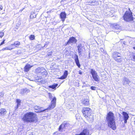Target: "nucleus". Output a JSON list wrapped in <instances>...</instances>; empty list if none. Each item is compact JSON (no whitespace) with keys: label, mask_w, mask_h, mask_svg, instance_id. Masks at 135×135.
Here are the masks:
<instances>
[{"label":"nucleus","mask_w":135,"mask_h":135,"mask_svg":"<svg viewBox=\"0 0 135 135\" xmlns=\"http://www.w3.org/2000/svg\"><path fill=\"white\" fill-rule=\"evenodd\" d=\"M40 83L41 84H44L45 83V80H41V81Z\"/></svg>","instance_id":"nucleus-41"},{"label":"nucleus","mask_w":135,"mask_h":135,"mask_svg":"<svg viewBox=\"0 0 135 135\" xmlns=\"http://www.w3.org/2000/svg\"><path fill=\"white\" fill-rule=\"evenodd\" d=\"M6 110L4 108H2L0 109V115L3 116L6 113Z\"/></svg>","instance_id":"nucleus-21"},{"label":"nucleus","mask_w":135,"mask_h":135,"mask_svg":"<svg viewBox=\"0 0 135 135\" xmlns=\"http://www.w3.org/2000/svg\"><path fill=\"white\" fill-rule=\"evenodd\" d=\"M82 112L84 115L91 122H93L94 120V117L92 115V111L89 108H86L83 109Z\"/></svg>","instance_id":"nucleus-3"},{"label":"nucleus","mask_w":135,"mask_h":135,"mask_svg":"<svg viewBox=\"0 0 135 135\" xmlns=\"http://www.w3.org/2000/svg\"><path fill=\"white\" fill-rule=\"evenodd\" d=\"M130 82V81L128 78L126 77H124L123 81V85H127L129 84Z\"/></svg>","instance_id":"nucleus-20"},{"label":"nucleus","mask_w":135,"mask_h":135,"mask_svg":"<svg viewBox=\"0 0 135 135\" xmlns=\"http://www.w3.org/2000/svg\"><path fill=\"white\" fill-rule=\"evenodd\" d=\"M51 104L50 105L49 108L50 109L54 108L55 106L56 103H51Z\"/></svg>","instance_id":"nucleus-27"},{"label":"nucleus","mask_w":135,"mask_h":135,"mask_svg":"<svg viewBox=\"0 0 135 135\" xmlns=\"http://www.w3.org/2000/svg\"><path fill=\"white\" fill-rule=\"evenodd\" d=\"M38 80V79L36 78V80H36V81H37H37Z\"/></svg>","instance_id":"nucleus-52"},{"label":"nucleus","mask_w":135,"mask_h":135,"mask_svg":"<svg viewBox=\"0 0 135 135\" xmlns=\"http://www.w3.org/2000/svg\"><path fill=\"white\" fill-rule=\"evenodd\" d=\"M100 51H102V52H104V53L105 54H106V52H105V50H104L103 48H100Z\"/></svg>","instance_id":"nucleus-35"},{"label":"nucleus","mask_w":135,"mask_h":135,"mask_svg":"<svg viewBox=\"0 0 135 135\" xmlns=\"http://www.w3.org/2000/svg\"><path fill=\"white\" fill-rule=\"evenodd\" d=\"M131 60L135 62V53L132 54L131 56Z\"/></svg>","instance_id":"nucleus-26"},{"label":"nucleus","mask_w":135,"mask_h":135,"mask_svg":"<svg viewBox=\"0 0 135 135\" xmlns=\"http://www.w3.org/2000/svg\"><path fill=\"white\" fill-rule=\"evenodd\" d=\"M77 48L79 56H82V54L84 53L85 51L84 45L81 44H80L77 46Z\"/></svg>","instance_id":"nucleus-7"},{"label":"nucleus","mask_w":135,"mask_h":135,"mask_svg":"<svg viewBox=\"0 0 135 135\" xmlns=\"http://www.w3.org/2000/svg\"><path fill=\"white\" fill-rule=\"evenodd\" d=\"M14 45L13 44H11V45L12 46H13V45Z\"/></svg>","instance_id":"nucleus-53"},{"label":"nucleus","mask_w":135,"mask_h":135,"mask_svg":"<svg viewBox=\"0 0 135 135\" xmlns=\"http://www.w3.org/2000/svg\"><path fill=\"white\" fill-rule=\"evenodd\" d=\"M20 26V24L19 23H17L16 24L15 28L17 29L18 28V27H19Z\"/></svg>","instance_id":"nucleus-38"},{"label":"nucleus","mask_w":135,"mask_h":135,"mask_svg":"<svg viewBox=\"0 0 135 135\" xmlns=\"http://www.w3.org/2000/svg\"><path fill=\"white\" fill-rule=\"evenodd\" d=\"M66 13L65 11H62L60 13V17L63 22L65 21L66 18Z\"/></svg>","instance_id":"nucleus-14"},{"label":"nucleus","mask_w":135,"mask_h":135,"mask_svg":"<svg viewBox=\"0 0 135 135\" xmlns=\"http://www.w3.org/2000/svg\"><path fill=\"white\" fill-rule=\"evenodd\" d=\"M77 40L74 37L72 36L70 38L67 42H66V45L70 44H75L77 42Z\"/></svg>","instance_id":"nucleus-10"},{"label":"nucleus","mask_w":135,"mask_h":135,"mask_svg":"<svg viewBox=\"0 0 135 135\" xmlns=\"http://www.w3.org/2000/svg\"><path fill=\"white\" fill-rule=\"evenodd\" d=\"M70 105L69 104H68V106H70Z\"/></svg>","instance_id":"nucleus-54"},{"label":"nucleus","mask_w":135,"mask_h":135,"mask_svg":"<svg viewBox=\"0 0 135 135\" xmlns=\"http://www.w3.org/2000/svg\"><path fill=\"white\" fill-rule=\"evenodd\" d=\"M1 25V23H0V25Z\"/></svg>","instance_id":"nucleus-56"},{"label":"nucleus","mask_w":135,"mask_h":135,"mask_svg":"<svg viewBox=\"0 0 135 135\" xmlns=\"http://www.w3.org/2000/svg\"><path fill=\"white\" fill-rule=\"evenodd\" d=\"M58 134V133L57 132H55L53 134V135H57Z\"/></svg>","instance_id":"nucleus-43"},{"label":"nucleus","mask_w":135,"mask_h":135,"mask_svg":"<svg viewBox=\"0 0 135 135\" xmlns=\"http://www.w3.org/2000/svg\"><path fill=\"white\" fill-rule=\"evenodd\" d=\"M90 72L94 80L97 82L99 81L100 80L99 77L97 73L95 70L92 69L90 70Z\"/></svg>","instance_id":"nucleus-6"},{"label":"nucleus","mask_w":135,"mask_h":135,"mask_svg":"<svg viewBox=\"0 0 135 135\" xmlns=\"http://www.w3.org/2000/svg\"><path fill=\"white\" fill-rule=\"evenodd\" d=\"M56 98L55 97H54L51 101V102L56 103Z\"/></svg>","instance_id":"nucleus-32"},{"label":"nucleus","mask_w":135,"mask_h":135,"mask_svg":"<svg viewBox=\"0 0 135 135\" xmlns=\"http://www.w3.org/2000/svg\"><path fill=\"white\" fill-rule=\"evenodd\" d=\"M4 95L3 93H0V96L3 97Z\"/></svg>","instance_id":"nucleus-44"},{"label":"nucleus","mask_w":135,"mask_h":135,"mask_svg":"<svg viewBox=\"0 0 135 135\" xmlns=\"http://www.w3.org/2000/svg\"><path fill=\"white\" fill-rule=\"evenodd\" d=\"M12 49H11L10 48L8 47H6L3 48L2 49V50H11Z\"/></svg>","instance_id":"nucleus-33"},{"label":"nucleus","mask_w":135,"mask_h":135,"mask_svg":"<svg viewBox=\"0 0 135 135\" xmlns=\"http://www.w3.org/2000/svg\"><path fill=\"white\" fill-rule=\"evenodd\" d=\"M41 78L40 79L38 78V80L37 81V82H41Z\"/></svg>","instance_id":"nucleus-42"},{"label":"nucleus","mask_w":135,"mask_h":135,"mask_svg":"<svg viewBox=\"0 0 135 135\" xmlns=\"http://www.w3.org/2000/svg\"><path fill=\"white\" fill-rule=\"evenodd\" d=\"M74 59L76 65L79 68H80L81 66V65L79 61L78 55L76 54H75L74 56Z\"/></svg>","instance_id":"nucleus-12"},{"label":"nucleus","mask_w":135,"mask_h":135,"mask_svg":"<svg viewBox=\"0 0 135 135\" xmlns=\"http://www.w3.org/2000/svg\"><path fill=\"white\" fill-rule=\"evenodd\" d=\"M96 88L95 86H92L90 87V89L92 90H95Z\"/></svg>","instance_id":"nucleus-36"},{"label":"nucleus","mask_w":135,"mask_h":135,"mask_svg":"<svg viewBox=\"0 0 135 135\" xmlns=\"http://www.w3.org/2000/svg\"><path fill=\"white\" fill-rule=\"evenodd\" d=\"M87 3L88 5L94 6L98 4V2L94 0L93 1L90 0L88 1Z\"/></svg>","instance_id":"nucleus-18"},{"label":"nucleus","mask_w":135,"mask_h":135,"mask_svg":"<svg viewBox=\"0 0 135 135\" xmlns=\"http://www.w3.org/2000/svg\"><path fill=\"white\" fill-rule=\"evenodd\" d=\"M90 86V85L88 84H86L85 82H83V85L82 86V87L83 88L84 87L88 86Z\"/></svg>","instance_id":"nucleus-31"},{"label":"nucleus","mask_w":135,"mask_h":135,"mask_svg":"<svg viewBox=\"0 0 135 135\" xmlns=\"http://www.w3.org/2000/svg\"><path fill=\"white\" fill-rule=\"evenodd\" d=\"M1 105V102H0V105Z\"/></svg>","instance_id":"nucleus-55"},{"label":"nucleus","mask_w":135,"mask_h":135,"mask_svg":"<svg viewBox=\"0 0 135 135\" xmlns=\"http://www.w3.org/2000/svg\"><path fill=\"white\" fill-rule=\"evenodd\" d=\"M29 135H33V134L32 133H31L29 134Z\"/></svg>","instance_id":"nucleus-50"},{"label":"nucleus","mask_w":135,"mask_h":135,"mask_svg":"<svg viewBox=\"0 0 135 135\" xmlns=\"http://www.w3.org/2000/svg\"><path fill=\"white\" fill-rule=\"evenodd\" d=\"M121 54L119 52L115 51L112 53V57L116 62L120 63L122 61Z\"/></svg>","instance_id":"nucleus-5"},{"label":"nucleus","mask_w":135,"mask_h":135,"mask_svg":"<svg viewBox=\"0 0 135 135\" xmlns=\"http://www.w3.org/2000/svg\"><path fill=\"white\" fill-rule=\"evenodd\" d=\"M35 73L36 74H40L43 76L44 75L46 76L47 74L46 70L42 67L38 68L36 69L35 70Z\"/></svg>","instance_id":"nucleus-8"},{"label":"nucleus","mask_w":135,"mask_h":135,"mask_svg":"<svg viewBox=\"0 0 135 135\" xmlns=\"http://www.w3.org/2000/svg\"><path fill=\"white\" fill-rule=\"evenodd\" d=\"M65 1H66V0H62L61 1V3H62L63 2H64Z\"/></svg>","instance_id":"nucleus-46"},{"label":"nucleus","mask_w":135,"mask_h":135,"mask_svg":"<svg viewBox=\"0 0 135 135\" xmlns=\"http://www.w3.org/2000/svg\"><path fill=\"white\" fill-rule=\"evenodd\" d=\"M79 74L80 75H82V72L80 70L79 71Z\"/></svg>","instance_id":"nucleus-45"},{"label":"nucleus","mask_w":135,"mask_h":135,"mask_svg":"<svg viewBox=\"0 0 135 135\" xmlns=\"http://www.w3.org/2000/svg\"><path fill=\"white\" fill-rule=\"evenodd\" d=\"M37 118L36 114L33 112H29L24 115L22 119L24 122L28 123L34 122L36 120Z\"/></svg>","instance_id":"nucleus-2"},{"label":"nucleus","mask_w":135,"mask_h":135,"mask_svg":"<svg viewBox=\"0 0 135 135\" xmlns=\"http://www.w3.org/2000/svg\"><path fill=\"white\" fill-rule=\"evenodd\" d=\"M35 36L34 35H31L30 36L29 38L30 40H33L35 39Z\"/></svg>","instance_id":"nucleus-30"},{"label":"nucleus","mask_w":135,"mask_h":135,"mask_svg":"<svg viewBox=\"0 0 135 135\" xmlns=\"http://www.w3.org/2000/svg\"><path fill=\"white\" fill-rule=\"evenodd\" d=\"M49 97H50V98L51 97H52V96L51 95H50Z\"/></svg>","instance_id":"nucleus-49"},{"label":"nucleus","mask_w":135,"mask_h":135,"mask_svg":"<svg viewBox=\"0 0 135 135\" xmlns=\"http://www.w3.org/2000/svg\"><path fill=\"white\" fill-rule=\"evenodd\" d=\"M30 91V90L27 88L23 89L21 90L20 94L23 95L25 94H26Z\"/></svg>","instance_id":"nucleus-17"},{"label":"nucleus","mask_w":135,"mask_h":135,"mask_svg":"<svg viewBox=\"0 0 135 135\" xmlns=\"http://www.w3.org/2000/svg\"><path fill=\"white\" fill-rule=\"evenodd\" d=\"M32 67L30 64H27L24 67V71L26 72L28 71Z\"/></svg>","instance_id":"nucleus-22"},{"label":"nucleus","mask_w":135,"mask_h":135,"mask_svg":"<svg viewBox=\"0 0 135 135\" xmlns=\"http://www.w3.org/2000/svg\"><path fill=\"white\" fill-rule=\"evenodd\" d=\"M5 39H4L3 41L2 42H1V44H0V46H1V45H2L3 44H4V42H5Z\"/></svg>","instance_id":"nucleus-39"},{"label":"nucleus","mask_w":135,"mask_h":135,"mask_svg":"<svg viewBox=\"0 0 135 135\" xmlns=\"http://www.w3.org/2000/svg\"><path fill=\"white\" fill-rule=\"evenodd\" d=\"M58 85L57 84H54L52 85H49L48 87L49 88H51L55 90L56 87H57Z\"/></svg>","instance_id":"nucleus-23"},{"label":"nucleus","mask_w":135,"mask_h":135,"mask_svg":"<svg viewBox=\"0 0 135 135\" xmlns=\"http://www.w3.org/2000/svg\"><path fill=\"white\" fill-rule=\"evenodd\" d=\"M16 102L17 103V105L20 106L21 105V100L20 99H16Z\"/></svg>","instance_id":"nucleus-29"},{"label":"nucleus","mask_w":135,"mask_h":135,"mask_svg":"<svg viewBox=\"0 0 135 135\" xmlns=\"http://www.w3.org/2000/svg\"><path fill=\"white\" fill-rule=\"evenodd\" d=\"M68 75V71L67 70H65L64 73L63 74L61 77L59 78V79H65L67 78Z\"/></svg>","instance_id":"nucleus-16"},{"label":"nucleus","mask_w":135,"mask_h":135,"mask_svg":"<svg viewBox=\"0 0 135 135\" xmlns=\"http://www.w3.org/2000/svg\"><path fill=\"white\" fill-rule=\"evenodd\" d=\"M3 9V7L2 6L0 7V11Z\"/></svg>","instance_id":"nucleus-47"},{"label":"nucleus","mask_w":135,"mask_h":135,"mask_svg":"<svg viewBox=\"0 0 135 135\" xmlns=\"http://www.w3.org/2000/svg\"><path fill=\"white\" fill-rule=\"evenodd\" d=\"M120 26L117 24H114L113 25V28L116 30H119L120 28Z\"/></svg>","instance_id":"nucleus-24"},{"label":"nucleus","mask_w":135,"mask_h":135,"mask_svg":"<svg viewBox=\"0 0 135 135\" xmlns=\"http://www.w3.org/2000/svg\"><path fill=\"white\" fill-rule=\"evenodd\" d=\"M88 59H90V53L89 52V56L88 57Z\"/></svg>","instance_id":"nucleus-48"},{"label":"nucleus","mask_w":135,"mask_h":135,"mask_svg":"<svg viewBox=\"0 0 135 135\" xmlns=\"http://www.w3.org/2000/svg\"><path fill=\"white\" fill-rule=\"evenodd\" d=\"M20 42L18 41L15 42L13 44L15 47H17L19 46L20 45Z\"/></svg>","instance_id":"nucleus-28"},{"label":"nucleus","mask_w":135,"mask_h":135,"mask_svg":"<svg viewBox=\"0 0 135 135\" xmlns=\"http://www.w3.org/2000/svg\"><path fill=\"white\" fill-rule=\"evenodd\" d=\"M129 11H127L123 16V18L125 21L129 22L133 20L134 18L132 15V12L129 9Z\"/></svg>","instance_id":"nucleus-4"},{"label":"nucleus","mask_w":135,"mask_h":135,"mask_svg":"<svg viewBox=\"0 0 135 135\" xmlns=\"http://www.w3.org/2000/svg\"><path fill=\"white\" fill-rule=\"evenodd\" d=\"M69 124L66 121H64L59 126V131L60 132L64 131L65 129L68 128L69 126Z\"/></svg>","instance_id":"nucleus-9"},{"label":"nucleus","mask_w":135,"mask_h":135,"mask_svg":"<svg viewBox=\"0 0 135 135\" xmlns=\"http://www.w3.org/2000/svg\"><path fill=\"white\" fill-rule=\"evenodd\" d=\"M49 42H45L43 47H47V46L49 44Z\"/></svg>","instance_id":"nucleus-34"},{"label":"nucleus","mask_w":135,"mask_h":135,"mask_svg":"<svg viewBox=\"0 0 135 135\" xmlns=\"http://www.w3.org/2000/svg\"><path fill=\"white\" fill-rule=\"evenodd\" d=\"M89 98H84L82 101V103L85 105H88L89 104Z\"/></svg>","instance_id":"nucleus-19"},{"label":"nucleus","mask_w":135,"mask_h":135,"mask_svg":"<svg viewBox=\"0 0 135 135\" xmlns=\"http://www.w3.org/2000/svg\"><path fill=\"white\" fill-rule=\"evenodd\" d=\"M33 108L35 110H37V111H35V112L36 113L41 112H44L46 110V109H43V108L42 107H40L37 106H34Z\"/></svg>","instance_id":"nucleus-13"},{"label":"nucleus","mask_w":135,"mask_h":135,"mask_svg":"<svg viewBox=\"0 0 135 135\" xmlns=\"http://www.w3.org/2000/svg\"><path fill=\"white\" fill-rule=\"evenodd\" d=\"M106 118L108 127L113 130L116 129L115 117L114 113L112 112H109L107 114Z\"/></svg>","instance_id":"nucleus-1"},{"label":"nucleus","mask_w":135,"mask_h":135,"mask_svg":"<svg viewBox=\"0 0 135 135\" xmlns=\"http://www.w3.org/2000/svg\"><path fill=\"white\" fill-rule=\"evenodd\" d=\"M75 135H90L89 130L87 128H84L79 134H76Z\"/></svg>","instance_id":"nucleus-15"},{"label":"nucleus","mask_w":135,"mask_h":135,"mask_svg":"<svg viewBox=\"0 0 135 135\" xmlns=\"http://www.w3.org/2000/svg\"><path fill=\"white\" fill-rule=\"evenodd\" d=\"M19 106V105H17L15 107V110H16L18 108Z\"/></svg>","instance_id":"nucleus-40"},{"label":"nucleus","mask_w":135,"mask_h":135,"mask_svg":"<svg viewBox=\"0 0 135 135\" xmlns=\"http://www.w3.org/2000/svg\"><path fill=\"white\" fill-rule=\"evenodd\" d=\"M122 114L123 115L122 118L124 120V123H126L129 117L128 114L125 112H123Z\"/></svg>","instance_id":"nucleus-11"},{"label":"nucleus","mask_w":135,"mask_h":135,"mask_svg":"<svg viewBox=\"0 0 135 135\" xmlns=\"http://www.w3.org/2000/svg\"><path fill=\"white\" fill-rule=\"evenodd\" d=\"M133 49L135 50V47H133Z\"/></svg>","instance_id":"nucleus-51"},{"label":"nucleus","mask_w":135,"mask_h":135,"mask_svg":"<svg viewBox=\"0 0 135 135\" xmlns=\"http://www.w3.org/2000/svg\"><path fill=\"white\" fill-rule=\"evenodd\" d=\"M36 14L34 13V12H32L31 13L30 17L31 18H35L36 17Z\"/></svg>","instance_id":"nucleus-25"},{"label":"nucleus","mask_w":135,"mask_h":135,"mask_svg":"<svg viewBox=\"0 0 135 135\" xmlns=\"http://www.w3.org/2000/svg\"><path fill=\"white\" fill-rule=\"evenodd\" d=\"M4 33L3 32H0V37L2 38L4 35Z\"/></svg>","instance_id":"nucleus-37"}]
</instances>
